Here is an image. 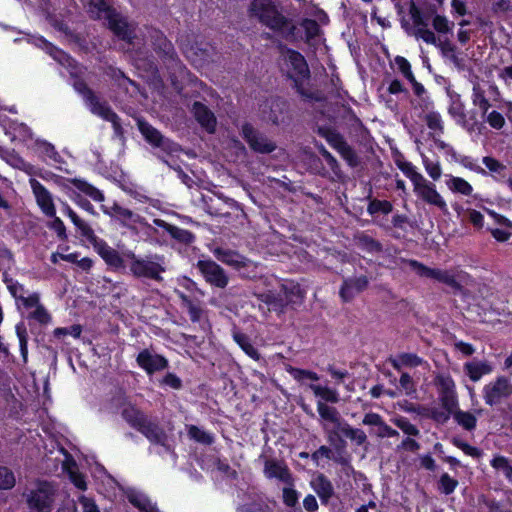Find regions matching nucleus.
Instances as JSON below:
<instances>
[{"label": "nucleus", "instance_id": "1", "mask_svg": "<svg viewBox=\"0 0 512 512\" xmlns=\"http://www.w3.org/2000/svg\"><path fill=\"white\" fill-rule=\"evenodd\" d=\"M81 1L88 8V12L92 17L106 19L110 29L115 33V35L129 43L133 42L135 37L134 25L129 24L126 19L111 10L104 0Z\"/></svg>", "mask_w": 512, "mask_h": 512}, {"label": "nucleus", "instance_id": "2", "mask_svg": "<svg viewBox=\"0 0 512 512\" xmlns=\"http://www.w3.org/2000/svg\"><path fill=\"white\" fill-rule=\"evenodd\" d=\"M401 263L409 266L419 277L431 278L439 283L445 284L452 289L459 290L464 282H466L468 275L466 272L459 268L439 269L430 268L423 263L413 259H402Z\"/></svg>", "mask_w": 512, "mask_h": 512}, {"label": "nucleus", "instance_id": "3", "mask_svg": "<svg viewBox=\"0 0 512 512\" xmlns=\"http://www.w3.org/2000/svg\"><path fill=\"white\" fill-rule=\"evenodd\" d=\"M29 512H51L56 496L55 486L47 481H36L22 494Z\"/></svg>", "mask_w": 512, "mask_h": 512}, {"label": "nucleus", "instance_id": "4", "mask_svg": "<svg viewBox=\"0 0 512 512\" xmlns=\"http://www.w3.org/2000/svg\"><path fill=\"white\" fill-rule=\"evenodd\" d=\"M126 257L130 260L129 270L137 278H147L161 281L162 273L166 271L165 257L159 254H151L145 257L128 252Z\"/></svg>", "mask_w": 512, "mask_h": 512}, {"label": "nucleus", "instance_id": "5", "mask_svg": "<svg viewBox=\"0 0 512 512\" xmlns=\"http://www.w3.org/2000/svg\"><path fill=\"white\" fill-rule=\"evenodd\" d=\"M249 11L262 24L280 30L286 24L285 17L277 10L273 0H252Z\"/></svg>", "mask_w": 512, "mask_h": 512}, {"label": "nucleus", "instance_id": "6", "mask_svg": "<svg viewBox=\"0 0 512 512\" xmlns=\"http://www.w3.org/2000/svg\"><path fill=\"white\" fill-rule=\"evenodd\" d=\"M213 254L219 261L237 270L244 277L255 274L256 265L235 250L218 247L213 250Z\"/></svg>", "mask_w": 512, "mask_h": 512}, {"label": "nucleus", "instance_id": "7", "mask_svg": "<svg viewBox=\"0 0 512 512\" xmlns=\"http://www.w3.org/2000/svg\"><path fill=\"white\" fill-rule=\"evenodd\" d=\"M317 412L321 419L323 430L327 433L328 441L334 443L335 439L339 437V430L346 422L341 418L338 410L329 406L323 401L317 402Z\"/></svg>", "mask_w": 512, "mask_h": 512}, {"label": "nucleus", "instance_id": "8", "mask_svg": "<svg viewBox=\"0 0 512 512\" xmlns=\"http://www.w3.org/2000/svg\"><path fill=\"white\" fill-rule=\"evenodd\" d=\"M74 86H75V89L80 94H82L87 107L93 114L101 117L102 119H104L106 121L113 123L114 126L117 125L118 117L112 111V109L108 106V104L106 102L100 101L94 95V93L89 88H87L85 83L76 82Z\"/></svg>", "mask_w": 512, "mask_h": 512}, {"label": "nucleus", "instance_id": "9", "mask_svg": "<svg viewBox=\"0 0 512 512\" xmlns=\"http://www.w3.org/2000/svg\"><path fill=\"white\" fill-rule=\"evenodd\" d=\"M423 112L425 113L423 120L429 129V136L435 146L440 150H444L447 154L456 157V152L453 147L440 139L441 135L444 133V121L440 113L431 110V108Z\"/></svg>", "mask_w": 512, "mask_h": 512}, {"label": "nucleus", "instance_id": "10", "mask_svg": "<svg viewBox=\"0 0 512 512\" xmlns=\"http://www.w3.org/2000/svg\"><path fill=\"white\" fill-rule=\"evenodd\" d=\"M439 400L447 410H454L458 405L456 384L448 373H439L435 377Z\"/></svg>", "mask_w": 512, "mask_h": 512}, {"label": "nucleus", "instance_id": "11", "mask_svg": "<svg viewBox=\"0 0 512 512\" xmlns=\"http://www.w3.org/2000/svg\"><path fill=\"white\" fill-rule=\"evenodd\" d=\"M196 268L211 286L223 289L228 285L229 277L225 270L215 261L211 259L199 260L196 263Z\"/></svg>", "mask_w": 512, "mask_h": 512}, {"label": "nucleus", "instance_id": "12", "mask_svg": "<svg viewBox=\"0 0 512 512\" xmlns=\"http://www.w3.org/2000/svg\"><path fill=\"white\" fill-rule=\"evenodd\" d=\"M138 129L145 140L154 147L160 148L167 154H174L180 151L179 145L165 138L156 128L148 122L138 120Z\"/></svg>", "mask_w": 512, "mask_h": 512}, {"label": "nucleus", "instance_id": "13", "mask_svg": "<svg viewBox=\"0 0 512 512\" xmlns=\"http://www.w3.org/2000/svg\"><path fill=\"white\" fill-rule=\"evenodd\" d=\"M416 196L424 203L436 207L440 211L448 212V206L445 199L437 191L435 184L423 178L419 183L413 187Z\"/></svg>", "mask_w": 512, "mask_h": 512}, {"label": "nucleus", "instance_id": "14", "mask_svg": "<svg viewBox=\"0 0 512 512\" xmlns=\"http://www.w3.org/2000/svg\"><path fill=\"white\" fill-rule=\"evenodd\" d=\"M101 209L106 215L115 218L127 228L133 229L147 224L142 216L128 208L122 207L118 203H113L111 206L102 205Z\"/></svg>", "mask_w": 512, "mask_h": 512}, {"label": "nucleus", "instance_id": "15", "mask_svg": "<svg viewBox=\"0 0 512 512\" xmlns=\"http://www.w3.org/2000/svg\"><path fill=\"white\" fill-rule=\"evenodd\" d=\"M511 394L512 384L505 377H498L483 388V398L485 403L490 406L499 404L502 399L509 397Z\"/></svg>", "mask_w": 512, "mask_h": 512}, {"label": "nucleus", "instance_id": "16", "mask_svg": "<svg viewBox=\"0 0 512 512\" xmlns=\"http://www.w3.org/2000/svg\"><path fill=\"white\" fill-rule=\"evenodd\" d=\"M241 134L249 147L257 153L267 154L276 149V144L273 141L255 130L254 127L248 123L242 126Z\"/></svg>", "mask_w": 512, "mask_h": 512}, {"label": "nucleus", "instance_id": "17", "mask_svg": "<svg viewBox=\"0 0 512 512\" xmlns=\"http://www.w3.org/2000/svg\"><path fill=\"white\" fill-rule=\"evenodd\" d=\"M87 240L93 245L95 251L105 261V263L114 270L124 268V260L120 253L113 247L109 246L103 239L98 238L95 233Z\"/></svg>", "mask_w": 512, "mask_h": 512}, {"label": "nucleus", "instance_id": "18", "mask_svg": "<svg viewBox=\"0 0 512 512\" xmlns=\"http://www.w3.org/2000/svg\"><path fill=\"white\" fill-rule=\"evenodd\" d=\"M29 184L41 212L47 217H54L56 207L51 192L35 178H30Z\"/></svg>", "mask_w": 512, "mask_h": 512}, {"label": "nucleus", "instance_id": "19", "mask_svg": "<svg viewBox=\"0 0 512 512\" xmlns=\"http://www.w3.org/2000/svg\"><path fill=\"white\" fill-rule=\"evenodd\" d=\"M263 473L267 479H277L283 484H292V482H295L288 466L285 462L280 460L265 459Z\"/></svg>", "mask_w": 512, "mask_h": 512}, {"label": "nucleus", "instance_id": "20", "mask_svg": "<svg viewBox=\"0 0 512 512\" xmlns=\"http://www.w3.org/2000/svg\"><path fill=\"white\" fill-rule=\"evenodd\" d=\"M136 361L139 367L148 375H152L168 367V360L164 356L153 353L148 349L139 352Z\"/></svg>", "mask_w": 512, "mask_h": 512}, {"label": "nucleus", "instance_id": "21", "mask_svg": "<svg viewBox=\"0 0 512 512\" xmlns=\"http://www.w3.org/2000/svg\"><path fill=\"white\" fill-rule=\"evenodd\" d=\"M287 72L289 76L297 82L299 79H305L309 75L308 65L304 57L294 50H287L284 54Z\"/></svg>", "mask_w": 512, "mask_h": 512}, {"label": "nucleus", "instance_id": "22", "mask_svg": "<svg viewBox=\"0 0 512 512\" xmlns=\"http://www.w3.org/2000/svg\"><path fill=\"white\" fill-rule=\"evenodd\" d=\"M362 424L370 426V433L379 438H391L399 435L398 431L387 425L383 418L374 412L366 413L363 417Z\"/></svg>", "mask_w": 512, "mask_h": 512}, {"label": "nucleus", "instance_id": "23", "mask_svg": "<svg viewBox=\"0 0 512 512\" xmlns=\"http://www.w3.org/2000/svg\"><path fill=\"white\" fill-rule=\"evenodd\" d=\"M368 283L369 281L366 276L345 279L340 289L341 298L344 301L352 300L357 294L367 288Z\"/></svg>", "mask_w": 512, "mask_h": 512}, {"label": "nucleus", "instance_id": "24", "mask_svg": "<svg viewBox=\"0 0 512 512\" xmlns=\"http://www.w3.org/2000/svg\"><path fill=\"white\" fill-rule=\"evenodd\" d=\"M192 112L197 122L208 132L213 133L216 129V117L213 112L204 104L195 102Z\"/></svg>", "mask_w": 512, "mask_h": 512}, {"label": "nucleus", "instance_id": "25", "mask_svg": "<svg viewBox=\"0 0 512 512\" xmlns=\"http://www.w3.org/2000/svg\"><path fill=\"white\" fill-rule=\"evenodd\" d=\"M463 370L471 381L477 382L484 375L490 374L493 367L488 361L472 360L464 363Z\"/></svg>", "mask_w": 512, "mask_h": 512}, {"label": "nucleus", "instance_id": "26", "mask_svg": "<svg viewBox=\"0 0 512 512\" xmlns=\"http://www.w3.org/2000/svg\"><path fill=\"white\" fill-rule=\"evenodd\" d=\"M310 486L323 503H327L334 494L331 481L323 474H317L313 477L310 481Z\"/></svg>", "mask_w": 512, "mask_h": 512}, {"label": "nucleus", "instance_id": "27", "mask_svg": "<svg viewBox=\"0 0 512 512\" xmlns=\"http://www.w3.org/2000/svg\"><path fill=\"white\" fill-rule=\"evenodd\" d=\"M138 431L152 443L160 444L169 450V447L166 446L167 435L157 424L147 419Z\"/></svg>", "mask_w": 512, "mask_h": 512}, {"label": "nucleus", "instance_id": "28", "mask_svg": "<svg viewBox=\"0 0 512 512\" xmlns=\"http://www.w3.org/2000/svg\"><path fill=\"white\" fill-rule=\"evenodd\" d=\"M409 82L411 83L413 92L416 96L415 99L411 100L412 107L414 109H421L422 111L432 108L433 102L427 95L424 86L420 82H418L415 77L414 81L409 80Z\"/></svg>", "mask_w": 512, "mask_h": 512}, {"label": "nucleus", "instance_id": "29", "mask_svg": "<svg viewBox=\"0 0 512 512\" xmlns=\"http://www.w3.org/2000/svg\"><path fill=\"white\" fill-rule=\"evenodd\" d=\"M154 223L158 227L165 229L174 239H176L182 243L190 244L195 239V236L190 231H188L186 229L179 228L174 225H171V224L165 222L164 220L155 219Z\"/></svg>", "mask_w": 512, "mask_h": 512}, {"label": "nucleus", "instance_id": "30", "mask_svg": "<svg viewBox=\"0 0 512 512\" xmlns=\"http://www.w3.org/2000/svg\"><path fill=\"white\" fill-rule=\"evenodd\" d=\"M121 415L124 420L133 428L139 429L143 423L147 420V417L143 412H141L137 407L132 405L131 403L125 404Z\"/></svg>", "mask_w": 512, "mask_h": 512}, {"label": "nucleus", "instance_id": "31", "mask_svg": "<svg viewBox=\"0 0 512 512\" xmlns=\"http://www.w3.org/2000/svg\"><path fill=\"white\" fill-rule=\"evenodd\" d=\"M285 110V104L279 100L272 99L262 106L263 117L275 124L280 122V116Z\"/></svg>", "mask_w": 512, "mask_h": 512}, {"label": "nucleus", "instance_id": "32", "mask_svg": "<svg viewBox=\"0 0 512 512\" xmlns=\"http://www.w3.org/2000/svg\"><path fill=\"white\" fill-rule=\"evenodd\" d=\"M62 211L70 218L83 237L87 239L88 237L93 236V229L84 220H82L66 202L62 203Z\"/></svg>", "mask_w": 512, "mask_h": 512}, {"label": "nucleus", "instance_id": "33", "mask_svg": "<svg viewBox=\"0 0 512 512\" xmlns=\"http://www.w3.org/2000/svg\"><path fill=\"white\" fill-rule=\"evenodd\" d=\"M387 92L389 95L382 94L380 97L385 102L386 107L389 108L391 111H396L398 109V104L393 100L391 95L408 94L407 89L398 79H394L389 83L387 87Z\"/></svg>", "mask_w": 512, "mask_h": 512}, {"label": "nucleus", "instance_id": "34", "mask_svg": "<svg viewBox=\"0 0 512 512\" xmlns=\"http://www.w3.org/2000/svg\"><path fill=\"white\" fill-rule=\"evenodd\" d=\"M422 365L428 366V363L413 353H402L392 361V366L397 370L403 367H418Z\"/></svg>", "mask_w": 512, "mask_h": 512}, {"label": "nucleus", "instance_id": "35", "mask_svg": "<svg viewBox=\"0 0 512 512\" xmlns=\"http://www.w3.org/2000/svg\"><path fill=\"white\" fill-rule=\"evenodd\" d=\"M309 388L316 397H320L324 403L330 402L336 404L340 401L339 393L336 389L318 384H310Z\"/></svg>", "mask_w": 512, "mask_h": 512}, {"label": "nucleus", "instance_id": "36", "mask_svg": "<svg viewBox=\"0 0 512 512\" xmlns=\"http://www.w3.org/2000/svg\"><path fill=\"white\" fill-rule=\"evenodd\" d=\"M446 186L453 193H459L465 196H470L473 192V187L465 179L449 175L447 176Z\"/></svg>", "mask_w": 512, "mask_h": 512}, {"label": "nucleus", "instance_id": "37", "mask_svg": "<svg viewBox=\"0 0 512 512\" xmlns=\"http://www.w3.org/2000/svg\"><path fill=\"white\" fill-rule=\"evenodd\" d=\"M343 435L356 445L361 446L367 442L366 433L359 428L352 427L349 423L345 422L339 430V436Z\"/></svg>", "mask_w": 512, "mask_h": 512}, {"label": "nucleus", "instance_id": "38", "mask_svg": "<svg viewBox=\"0 0 512 512\" xmlns=\"http://www.w3.org/2000/svg\"><path fill=\"white\" fill-rule=\"evenodd\" d=\"M453 418L459 426L467 431H472L476 428L477 416L471 412L454 409Z\"/></svg>", "mask_w": 512, "mask_h": 512}, {"label": "nucleus", "instance_id": "39", "mask_svg": "<svg viewBox=\"0 0 512 512\" xmlns=\"http://www.w3.org/2000/svg\"><path fill=\"white\" fill-rule=\"evenodd\" d=\"M69 181L74 185V187L92 198L94 201L102 202L104 200L103 193L85 180L74 178Z\"/></svg>", "mask_w": 512, "mask_h": 512}, {"label": "nucleus", "instance_id": "40", "mask_svg": "<svg viewBox=\"0 0 512 512\" xmlns=\"http://www.w3.org/2000/svg\"><path fill=\"white\" fill-rule=\"evenodd\" d=\"M127 497L129 502L142 512H156L155 506L146 495L140 492L131 491L128 493Z\"/></svg>", "mask_w": 512, "mask_h": 512}, {"label": "nucleus", "instance_id": "41", "mask_svg": "<svg viewBox=\"0 0 512 512\" xmlns=\"http://www.w3.org/2000/svg\"><path fill=\"white\" fill-rule=\"evenodd\" d=\"M152 43L156 49L162 52L165 56L173 57L174 49L170 41L163 35L162 32L154 30L151 34Z\"/></svg>", "mask_w": 512, "mask_h": 512}, {"label": "nucleus", "instance_id": "42", "mask_svg": "<svg viewBox=\"0 0 512 512\" xmlns=\"http://www.w3.org/2000/svg\"><path fill=\"white\" fill-rule=\"evenodd\" d=\"M234 341L241 347V349L252 359L258 360L260 355L257 349L251 344L250 339L247 335L235 331L233 333Z\"/></svg>", "mask_w": 512, "mask_h": 512}, {"label": "nucleus", "instance_id": "43", "mask_svg": "<svg viewBox=\"0 0 512 512\" xmlns=\"http://www.w3.org/2000/svg\"><path fill=\"white\" fill-rule=\"evenodd\" d=\"M490 465L498 472H501L508 481L512 482V464L507 457L495 455L490 461Z\"/></svg>", "mask_w": 512, "mask_h": 512}, {"label": "nucleus", "instance_id": "44", "mask_svg": "<svg viewBox=\"0 0 512 512\" xmlns=\"http://www.w3.org/2000/svg\"><path fill=\"white\" fill-rule=\"evenodd\" d=\"M418 414L424 417H429L438 423H445L451 414H453V410H447L443 407L440 408H422V411H418Z\"/></svg>", "mask_w": 512, "mask_h": 512}, {"label": "nucleus", "instance_id": "45", "mask_svg": "<svg viewBox=\"0 0 512 512\" xmlns=\"http://www.w3.org/2000/svg\"><path fill=\"white\" fill-rule=\"evenodd\" d=\"M483 164L495 179H503L506 174V166L493 157L486 156L482 159Z\"/></svg>", "mask_w": 512, "mask_h": 512}, {"label": "nucleus", "instance_id": "46", "mask_svg": "<svg viewBox=\"0 0 512 512\" xmlns=\"http://www.w3.org/2000/svg\"><path fill=\"white\" fill-rule=\"evenodd\" d=\"M471 99L473 105L480 109L482 115H486L491 105L479 85L473 86Z\"/></svg>", "mask_w": 512, "mask_h": 512}, {"label": "nucleus", "instance_id": "47", "mask_svg": "<svg viewBox=\"0 0 512 512\" xmlns=\"http://www.w3.org/2000/svg\"><path fill=\"white\" fill-rule=\"evenodd\" d=\"M285 486L282 489V500L283 503L290 508L295 507L299 502V492L294 488L295 483L292 484H284Z\"/></svg>", "mask_w": 512, "mask_h": 512}, {"label": "nucleus", "instance_id": "48", "mask_svg": "<svg viewBox=\"0 0 512 512\" xmlns=\"http://www.w3.org/2000/svg\"><path fill=\"white\" fill-rule=\"evenodd\" d=\"M437 47L440 48L442 55L449 59L455 66H461V59L456 52V48L450 42L441 41Z\"/></svg>", "mask_w": 512, "mask_h": 512}, {"label": "nucleus", "instance_id": "49", "mask_svg": "<svg viewBox=\"0 0 512 512\" xmlns=\"http://www.w3.org/2000/svg\"><path fill=\"white\" fill-rule=\"evenodd\" d=\"M399 169L404 173L406 177L410 179L413 187L425 178L421 173L416 170V167L410 162H401L398 164Z\"/></svg>", "mask_w": 512, "mask_h": 512}, {"label": "nucleus", "instance_id": "50", "mask_svg": "<svg viewBox=\"0 0 512 512\" xmlns=\"http://www.w3.org/2000/svg\"><path fill=\"white\" fill-rule=\"evenodd\" d=\"M188 435L191 439L202 444L209 445L213 442V437L211 434L194 425L188 427Z\"/></svg>", "mask_w": 512, "mask_h": 512}, {"label": "nucleus", "instance_id": "51", "mask_svg": "<svg viewBox=\"0 0 512 512\" xmlns=\"http://www.w3.org/2000/svg\"><path fill=\"white\" fill-rule=\"evenodd\" d=\"M393 423L409 436H418L420 433L419 429L404 417L394 418Z\"/></svg>", "mask_w": 512, "mask_h": 512}, {"label": "nucleus", "instance_id": "52", "mask_svg": "<svg viewBox=\"0 0 512 512\" xmlns=\"http://www.w3.org/2000/svg\"><path fill=\"white\" fill-rule=\"evenodd\" d=\"M422 161L427 174L433 180H438L442 174L440 163L438 161H432L426 156H422Z\"/></svg>", "mask_w": 512, "mask_h": 512}, {"label": "nucleus", "instance_id": "53", "mask_svg": "<svg viewBox=\"0 0 512 512\" xmlns=\"http://www.w3.org/2000/svg\"><path fill=\"white\" fill-rule=\"evenodd\" d=\"M290 375L298 382H304L306 380H312L317 381L319 380V376L317 373L310 371V370H304L299 368H290L289 370Z\"/></svg>", "mask_w": 512, "mask_h": 512}, {"label": "nucleus", "instance_id": "54", "mask_svg": "<svg viewBox=\"0 0 512 512\" xmlns=\"http://www.w3.org/2000/svg\"><path fill=\"white\" fill-rule=\"evenodd\" d=\"M458 486V481L444 473L441 475L439 480V490L445 495L453 493Z\"/></svg>", "mask_w": 512, "mask_h": 512}, {"label": "nucleus", "instance_id": "55", "mask_svg": "<svg viewBox=\"0 0 512 512\" xmlns=\"http://www.w3.org/2000/svg\"><path fill=\"white\" fill-rule=\"evenodd\" d=\"M15 476L7 467L0 466V489H11L15 485Z\"/></svg>", "mask_w": 512, "mask_h": 512}, {"label": "nucleus", "instance_id": "56", "mask_svg": "<svg viewBox=\"0 0 512 512\" xmlns=\"http://www.w3.org/2000/svg\"><path fill=\"white\" fill-rule=\"evenodd\" d=\"M393 209L392 204L386 200H373L368 205V212L375 214L382 212L383 214H389Z\"/></svg>", "mask_w": 512, "mask_h": 512}, {"label": "nucleus", "instance_id": "57", "mask_svg": "<svg viewBox=\"0 0 512 512\" xmlns=\"http://www.w3.org/2000/svg\"><path fill=\"white\" fill-rule=\"evenodd\" d=\"M452 443L457 448L461 449L466 455L473 457V458H480L482 455V451L479 450L477 447L471 446L470 444L462 441L458 438H453Z\"/></svg>", "mask_w": 512, "mask_h": 512}, {"label": "nucleus", "instance_id": "58", "mask_svg": "<svg viewBox=\"0 0 512 512\" xmlns=\"http://www.w3.org/2000/svg\"><path fill=\"white\" fill-rule=\"evenodd\" d=\"M417 38L422 39L425 43L438 46L439 42L433 31L427 28V25L416 29L415 33Z\"/></svg>", "mask_w": 512, "mask_h": 512}, {"label": "nucleus", "instance_id": "59", "mask_svg": "<svg viewBox=\"0 0 512 512\" xmlns=\"http://www.w3.org/2000/svg\"><path fill=\"white\" fill-rule=\"evenodd\" d=\"M342 158L351 167H356L359 164V158L355 151L347 143L338 151Z\"/></svg>", "mask_w": 512, "mask_h": 512}, {"label": "nucleus", "instance_id": "60", "mask_svg": "<svg viewBox=\"0 0 512 512\" xmlns=\"http://www.w3.org/2000/svg\"><path fill=\"white\" fill-rule=\"evenodd\" d=\"M395 64L398 68V70L402 73V75L409 81V80H413L414 81V74L411 70V65L409 63V61L402 57V56H396L395 57Z\"/></svg>", "mask_w": 512, "mask_h": 512}, {"label": "nucleus", "instance_id": "61", "mask_svg": "<svg viewBox=\"0 0 512 512\" xmlns=\"http://www.w3.org/2000/svg\"><path fill=\"white\" fill-rule=\"evenodd\" d=\"M50 218L52 220L47 224L48 228L53 230L60 239H67L66 227L63 221L56 215Z\"/></svg>", "mask_w": 512, "mask_h": 512}, {"label": "nucleus", "instance_id": "62", "mask_svg": "<svg viewBox=\"0 0 512 512\" xmlns=\"http://www.w3.org/2000/svg\"><path fill=\"white\" fill-rule=\"evenodd\" d=\"M184 308L187 310L190 320L192 322L200 321L203 314V309L200 305V301L194 299L191 303H188V305H186Z\"/></svg>", "mask_w": 512, "mask_h": 512}, {"label": "nucleus", "instance_id": "63", "mask_svg": "<svg viewBox=\"0 0 512 512\" xmlns=\"http://www.w3.org/2000/svg\"><path fill=\"white\" fill-rule=\"evenodd\" d=\"M400 388L408 396L416 392L415 383L408 373H402L399 379Z\"/></svg>", "mask_w": 512, "mask_h": 512}, {"label": "nucleus", "instance_id": "64", "mask_svg": "<svg viewBox=\"0 0 512 512\" xmlns=\"http://www.w3.org/2000/svg\"><path fill=\"white\" fill-rule=\"evenodd\" d=\"M432 25L438 33L446 34L451 31L452 25L448 19L441 15H436L433 18Z\"/></svg>", "mask_w": 512, "mask_h": 512}]
</instances>
